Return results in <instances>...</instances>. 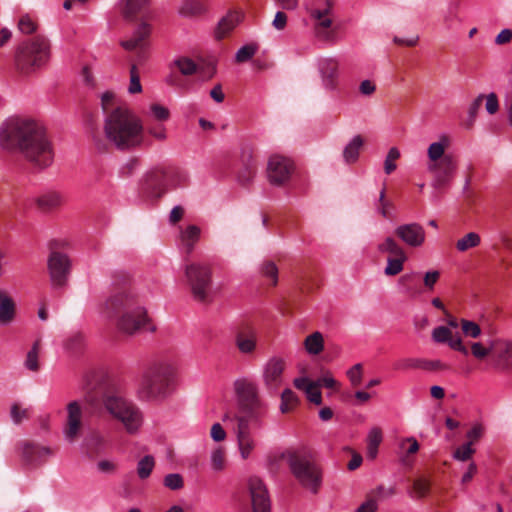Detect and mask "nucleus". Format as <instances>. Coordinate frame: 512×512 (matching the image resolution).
<instances>
[{
	"mask_svg": "<svg viewBox=\"0 0 512 512\" xmlns=\"http://www.w3.org/2000/svg\"><path fill=\"white\" fill-rule=\"evenodd\" d=\"M0 146L18 150L34 167L44 169L54 159L52 144L44 125L30 117H10L0 126Z\"/></svg>",
	"mask_w": 512,
	"mask_h": 512,
	"instance_id": "f257e3e1",
	"label": "nucleus"
},
{
	"mask_svg": "<svg viewBox=\"0 0 512 512\" xmlns=\"http://www.w3.org/2000/svg\"><path fill=\"white\" fill-rule=\"evenodd\" d=\"M103 132L106 140L119 151L134 150L144 142L143 121L127 106H118L106 113Z\"/></svg>",
	"mask_w": 512,
	"mask_h": 512,
	"instance_id": "f03ea898",
	"label": "nucleus"
},
{
	"mask_svg": "<svg viewBox=\"0 0 512 512\" xmlns=\"http://www.w3.org/2000/svg\"><path fill=\"white\" fill-rule=\"evenodd\" d=\"M100 313L106 318L117 317V329L126 335L136 334L149 322L140 295L132 289H123L111 295L101 306Z\"/></svg>",
	"mask_w": 512,
	"mask_h": 512,
	"instance_id": "7ed1b4c3",
	"label": "nucleus"
},
{
	"mask_svg": "<svg viewBox=\"0 0 512 512\" xmlns=\"http://www.w3.org/2000/svg\"><path fill=\"white\" fill-rule=\"evenodd\" d=\"M177 364L171 357H159L146 367L137 388L143 401H162L176 389Z\"/></svg>",
	"mask_w": 512,
	"mask_h": 512,
	"instance_id": "20e7f679",
	"label": "nucleus"
},
{
	"mask_svg": "<svg viewBox=\"0 0 512 512\" xmlns=\"http://www.w3.org/2000/svg\"><path fill=\"white\" fill-rule=\"evenodd\" d=\"M450 139L441 135L427 148L426 171L432 177L431 185L440 188L450 182L457 170V163L451 154H446Z\"/></svg>",
	"mask_w": 512,
	"mask_h": 512,
	"instance_id": "39448f33",
	"label": "nucleus"
},
{
	"mask_svg": "<svg viewBox=\"0 0 512 512\" xmlns=\"http://www.w3.org/2000/svg\"><path fill=\"white\" fill-rule=\"evenodd\" d=\"M106 412L119 421L126 432L136 434L143 424V414L140 408L125 398L118 390L108 389L101 398Z\"/></svg>",
	"mask_w": 512,
	"mask_h": 512,
	"instance_id": "423d86ee",
	"label": "nucleus"
},
{
	"mask_svg": "<svg viewBox=\"0 0 512 512\" xmlns=\"http://www.w3.org/2000/svg\"><path fill=\"white\" fill-rule=\"evenodd\" d=\"M49 58V41L45 37L38 36L18 46L14 62L19 72L29 74L43 67Z\"/></svg>",
	"mask_w": 512,
	"mask_h": 512,
	"instance_id": "0eeeda50",
	"label": "nucleus"
},
{
	"mask_svg": "<svg viewBox=\"0 0 512 512\" xmlns=\"http://www.w3.org/2000/svg\"><path fill=\"white\" fill-rule=\"evenodd\" d=\"M287 461L292 474L299 483L316 493L321 485L322 474L311 454L304 450L289 452Z\"/></svg>",
	"mask_w": 512,
	"mask_h": 512,
	"instance_id": "6e6552de",
	"label": "nucleus"
},
{
	"mask_svg": "<svg viewBox=\"0 0 512 512\" xmlns=\"http://www.w3.org/2000/svg\"><path fill=\"white\" fill-rule=\"evenodd\" d=\"M233 387L240 406L247 412L245 416H248L255 429H261L264 425L262 410L265 405L259 396L257 385L247 378H238Z\"/></svg>",
	"mask_w": 512,
	"mask_h": 512,
	"instance_id": "1a4fd4ad",
	"label": "nucleus"
},
{
	"mask_svg": "<svg viewBox=\"0 0 512 512\" xmlns=\"http://www.w3.org/2000/svg\"><path fill=\"white\" fill-rule=\"evenodd\" d=\"M185 274L195 300L205 302L210 296L211 269L209 265L192 263L186 266Z\"/></svg>",
	"mask_w": 512,
	"mask_h": 512,
	"instance_id": "9d476101",
	"label": "nucleus"
},
{
	"mask_svg": "<svg viewBox=\"0 0 512 512\" xmlns=\"http://www.w3.org/2000/svg\"><path fill=\"white\" fill-rule=\"evenodd\" d=\"M66 420L63 426V437L69 442H75L81 435L83 424V408L78 400L69 402L66 406Z\"/></svg>",
	"mask_w": 512,
	"mask_h": 512,
	"instance_id": "9b49d317",
	"label": "nucleus"
},
{
	"mask_svg": "<svg viewBox=\"0 0 512 512\" xmlns=\"http://www.w3.org/2000/svg\"><path fill=\"white\" fill-rule=\"evenodd\" d=\"M237 427L235 435L237 440V447L240 457L243 460L248 459L257 446V442L251 433V426H253L248 416H236Z\"/></svg>",
	"mask_w": 512,
	"mask_h": 512,
	"instance_id": "f8f14e48",
	"label": "nucleus"
},
{
	"mask_svg": "<svg viewBox=\"0 0 512 512\" xmlns=\"http://www.w3.org/2000/svg\"><path fill=\"white\" fill-rule=\"evenodd\" d=\"M47 265L52 285L63 287L68 280L71 269V261L68 255L53 251L48 258Z\"/></svg>",
	"mask_w": 512,
	"mask_h": 512,
	"instance_id": "ddd939ff",
	"label": "nucleus"
},
{
	"mask_svg": "<svg viewBox=\"0 0 512 512\" xmlns=\"http://www.w3.org/2000/svg\"><path fill=\"white\" fill-rule=\"evenodd\" d=\"M286 361L280 356L270 357L262 366V380L267 390L275 392L283 382Z\"/></svg>",
	"mask_w": 512,
	"mask_h": 512,
	"instance_id": "4468645a",
	"label": "nucleus"
},
{
	"mask_svg": "<svg viewBox=\"0 0 512 512\" xmlns=\"http://www.w3.org/2000/svg\"><path fill=\"white\" fill-rule=\"evenodd\" d=\"M247 491L251 500L253 512H271V501L266 485L257 476L247 480Z\"/></svg>",
	"mask_w": 512,
	"mask_h": 512,
	"instance_id": "2eb2a0df",
	"label": "nucleus"
},
{
	"mask_svg": "<svg viewBox=\"0 0 512 512\" xmlns=\"http://www.w3.org/2000/svg\"><path fill=\"white\" fill-rule=\"evenodd\" d=\"M293 171L292 161L282 155L274 154L270 156L267 164L268 180L273 185H283L289 179Z\"/></svg>",
	"mask_w": 512,
	"mask_h": 512,
	"instance_id": "dca6fc26",
	"label": "nucleus"
},
{
	"mask_svg": "<svg viewBox=\"0 0 512 512\" xmlns=\"http://www.w3.org/2000/svg\"><path fill=\"white\" fill-rule=\"evenodd\" d=\"M493 351L490 354L492 366L500 372L512 369V341L503 338L492 340Z\"/></svg>",
	"mask_w": 512,
	"mask_h": 512,
	"instance_id": "f3484780",
	"label": "nucleus"
},
{
	"mask_svg": "<svg viewBox=\"0 0 512 512\" xmlns=\"http://www.w3.org/2000/svg\"><path fill=\"white\" fill-rule=\"evenodd\" d=\"M431 338L436 344H446L450 349L465 356L469 354V350L464 345L461 335L459 333L453 335L452 330L445 325H439L433 328Z\"/></svg>",
	"mask_w": 512,
	"mask_h": 512,
	"instance_id": "a211bd4d",
	"label": "nucleus"
},
{
	"mask_svg": "<svg viewBox=\"0 0 512 512\" xmlns=\"http://www.w3.org/2000/svg\"><path fill=\"white\" fill-rule=\"evenodd\" d=\"M317 69L322 85L326 90L336 89L339 78V62L333 57H321L317 60Z\"/></svg>",
	"mask_w": 512,
	"mask_h": 512,
	"instance_id": "6ab92c4d",
	"label": "nucleus"
},
{
	"mask_svg": "<svg viewBox=\"0 0 512 512\" xmlns=\"http://www.w3.org/2000/svg\"><path fill=\"white\" fill-rule=\"evenodd\" d=\"M396 235L410 247H420L425 242L426 234L423 226L418 223L399 225L395 229Z\"/></svg>",
	"mask_w": 512,
	"mask_h": 512,
	"instance_id": "aec40b11",
	"label": "nucleus"
},
{
	"mask_svg": "<svg viewBox=\"0 0 512 512\" xmlns=\"http://www.w3.org/2000/svg\"><path fill=\"white\" fill-rule=\"evenodd\" d=\"M244 14L241 11H231L227 13L217 24L214 31L215 38L220 40L226 37L243 20Z\"/></svg>",
	"mask_w": 512,
	"mask_h": 512,
	"instance_id": "412c9836",
	"label": "nucleus"
},
{
	"mask_svg": "<svg viewBox=\"0 0 512 512\" xmlns=\"http://www.w3.org/2000/svg\"><path fill=\"white\" fill-rule=\"evenodd\" d=\"M22 454L26 462L36 464L49 458L52 455V450L46 446L25 442L22 445Z\"/></svg>",
	"mask_w": 512,
	"mask_h": 512,
	"instance_id": "4be33fe9",
	"label": "nucleus"
},
{
	"mask_svg": "<svg viewBox=\"0 0 512 512\" xmlns=\"http://www.w3.org/2000/svg\"><path fill=\"white\" fill-rule=\"evenodd\" d=\"M206 10L204 0H182L177 9L179 16L187 19L199 17Z\"/></svg>",
	"mask_w": 512,
	"mask_h": 512,
	"instance_id": "5701e85b",
	"label": "nucleus"
},
{
	"mask_svg": "<svg viewBox=\"0 0 512 512\" xmlns=\"http://www.w3.org/2000/svg\"><path fill=\"white\" fill-rule=\"evenodd\" d=\"M201 229L196 225H188L180 229L179 242L181 246L190 254L195 244L200 239Z\"/></svg>",
	"mask_w": 512,
	"mask_h": 512,
	"instance_id": "b1692460",
	"label": "nucleus"
},
{
	"mask_svg": "<svg viewBox=\"0 0 512 512\" xmlns=\"http://www.w3.org/2000/svg\"><path fill=\"white\" fill-rule=\"evenodd\" d=\"M420 445L415 437H401L397 441V455L405 463L410 456L419 451Z\"/></svg>",
	"mask_w": 512,
	"mask_h": 512,
	"instance_id": "393cba45",
	"label": "nucleus"
},
{
	"mask_svg": "<svg viewBox=\"0 0 512 512\" xmlns=\"http://www.w3.org/2000/svg\"><path fill=\"white\" fill-rule=\"evenodd\" d=\"M364 140L361 135H354L343 149V160L346 164L355 163L360 155Z\"/></svg>",
	"mask_w": 512,
	"mask_h": 512,
	"instance_id": "a878e982",
	"label": "nucleus"
},
{
	"mask_svg": "<svg viewBox=\"0 0 512 512\" xmlns=\"http://www.w3.org/2000/svg\"><path fill=\"white\" fill-rule=\"evenodd\" d=\"M15 316V303L10 296L0 290V324L9 325Z\"/></svg>",
	"mask_w": 512,
	"mask_h": 512,
	"instance_id": "bb28decb",
	"label": "nucleus"
},
{
	"mask_svg": "<svg viewBox=\"0 0 512 512\" xmlns=\"http://www.w3.org/2000/svg\"><path fill=\"white\" fill-rule=\"evenodd\" d=\"M332 19L331 17H325L314 22V34L315 37L323 42H334L335 32L331 29Z\"/></svg>",
	"mask_w": 512,
	"mask_h": 512,
	"instance_id": "cd10ccee",
	"label": "nucleus"
},
{
	"mask_svg": "<svg viewBox=\"0 0 512 512\" xmlns=\"http://www.w3.org/2000/svg\"><path fill=\"white\" fill-rule=\"evenodd\" d=\"M235 344L238 350L243 354H251L257 346V336L255 332L238 333L235 337Z\"/></svg>",
	"mask_w": 512,
	"mask_h": 512,
	"instance_id": "c85d7f7f",
	"label": "nucleus"
},
{
	"mask_svg": "<svg viewBox=\"0 0 512 512\" xmlns=\"http://www.w3.org/2000/svg\"><path fill=\"white\" fill-rule=\"evenodd\" d=\"M383 440V433L379 427H372L367 434V451L366 456L370 460H374L378 455V447Z\"/></svg>",
	"mask_w": 512,
	"mask_h": 512,
	"instance_id": "c756f323",
	"label": "nucleus"
},
{
	"mask_svg": "<svg viewBox=\"0 0 512 512\" xmlns=\"http://www.w3.org/2000/svg\"><path fill=\"white\" fill-rule=\"evenodd\" d=\"M147 0H120L119 10L124 18L133 19L146 6Z\"/></svg>",
	"mask_w": 512,
	"mask_h": 512,
	"instance_id": "7c9ffc66",
	"label": "nucleus"
},
{
	"mask_svg": "<svg viewBox=\"0 0 512 512\" xmlns=\"http://www.w3.org/2000/svg\"><path fill=\"white\" fill-rule=\"evenodd\" d=\"M149 33V26L145 23L141 24L130 39L122 42L123 48L132 51L142 47L143 41L149 35Z\"/></svg>",
	"mask_w": 512,
	"mask_h": 512,
	"instance_id": "2f4dec72",
	"label": "nucleus"
},
{
	"mask_svg": "<svg viewBox=\"0 0 512 512\" xmlns=\"http://www.w3.org/2000/svg\"><path fill=\"white\" fill-rule=\"evenodd\" d=\"M396 494V487L393 484L385 485L379 484L368 493V497L378 505L379 502H384L391 499Z\"/></svg>",
	"mask_w": 512,
	"mask_h": 512,
	"instance_id": "473e14b6",
	"label": "nucleus"
},
{
	"mask_svg": "<svg viewBox=\"0 0 512 512\" xmlns=\"http://www.w3.org/2000/svg\"><path fill=\"white\" fill-rule=\"evenodd\" d=\"M226 451L223 447L214 448L209 455V467L215 473H220L226 469Z\"/></svg>",
	"mask_w": 512,
	"mask_h": 512,
	"instance_id": "72a5a7b5",
	"label": "nucleus"
},
{
	"mask_svg": "<svg viewBox=\"0 0 512 512\" xmlns=\"http://www.w3.org/2000/svg\"><path fill=\"white\" fill-rule=\"evenodd\" d=\"M415 277L416 273L411 272L402 275L398 280L401 291L410 297H416L421 293V290L415 284Z\"/></svg>",
	"mask_w": 512,
	"mask_h": 512,
	"instance_id": "f704fd0d",
	"label": "nucleus"
},
{
	"mask_svg": "<svg viewBox=\"0 0 512 512\" xmlns=\"http://www.w3.org/2000/svg\"><path fill=\"white\" fill-rule=\"evenodd\" d=\"M304 347L308 354L318 355L324 349V338L321 332H314L304 340Z\"/></svg>",
	"mask_w": 512,
	"mask_h": 512,
	"instance_id": "c9c22d12",
	"label": "nucleus"
},
{
	"mask_svg": "<svg viewBox=\"0 0 512 512\" xmlns=\"http://www.w3.org/2000/svg\"><path fill=\"white\" fill-rule=\"evenodd\" d=\"M481 243V237L476 232H469L461 237L456 242L457 251L463 253L468 251L469 249L478 247Z\"/></svg>",
	"mask_w": 512,
	"mask_h": 512,
	"instance_id": "e433bc0d",
	"label": "nucleus"
},
{
	"mask_svg": "<svg viewBox=\"0 0 512 512\" xmlns=\"http://www.w3.org/2000/svg\"><path fill=\"white\" fill-rule=\"evenodd\" d=\"M407 260V256L405 253L402 255H396L394 257H389L387 259V265L384 269V273L386 276H395L398 275L404 268V263Z\"/></svg>",
	"mask_w": 512,
	"mask_h": 512,
	"instance_id": "4c0bfd02",
	"label": "nucleus"
},
{
	"mask_svg": "<svg viewBox=\"0 0 512 512\" xmlns=\"http://www.w3.org/2000/svg\"><path fill=\"white\" fill-rule=\"evenodd\" d=\"M37 202L43 208H54L63 202V196L57 191H49L41 195Z\"/></svg>",
	"mask_w": 512,
	"mask_h": 512,
	"instance_id": "58836bf2",
	"label": "nucleus"
},
{
	"mask_svg": "<svg viewBox=\"0 0 512 512\" xmlns=\"http://www.w3.org/2000/svg\"><path fill=\"white\" fill-rule=\"evenodd\" d=\"M40 341H36L28 351L24 362L25 367L33 372L39 370Z\"/></svg>",
	"mask_w": 512,
	"mask_h": 512,
	"instance_id": "ea45409f",
	"label": "nucleus"
},
{
	"mask_svg": "<svg viewBox=\"0 0 512 512\" xmlns=\"http://www.w3.org/2000/svg\"><path fill=\"white\" fill-rule=\"evenodd\" d=\"M216 59L208 58L206 60H202L200 63H197V74L202 79H210L216 73Z\"/></svg>",
	"mask_w": 512,
	"mask_h": 512,
	"instance_id": "a19ab883",
	"label": "nucleus"
},
{
	"mask_svg": "<svg viewBox=\"0 0 512 512\" xmlns=\"http://www.w3.org/2000/svg\"><path fill=\"white\" fill-rule=\"evenodd\" d=\"M155 466L153 456L146 455L137 463V474L140 479H146L150 476Z\"/></svg>",
	"mask_w": 512,
	"mask_h": 512,
	"instance_id": "79ce46f5",
	"label": "nucleus"
},
{
	"mask_svg": "<svg viewBox=\"0 0 512 512\" xmlns=\"http://www.w3.org/2000/svg\"><path fill=\"white\" fill-rule=\"evenodd\" d=\"M380 253H389L393 256L402 255L403 248L391 237H386L385 240L377 246Z\"/></svg>",
	"mask_w": 512,
	"mask_h": 512,
	"instance_id": "37998d69",
	"label": "nucleus"
},
{
	"mask_svg": "<svg viewBox=\"0 0 512 512\" xmlns=\"http://www.w3.org/2000/svg\"><path fill=\"white\" fill-rule=\"evenodd\" d=\"M487 346H485L481 342H472L470 344L471 354L479 360L485 359L490 356L493 351L492 340L487 342Z\"/></svg>",
	"mask_w": 512,
	"mask_h": 512,
	"instance_id": "c03bdc74",
	"label": "nucleus"
},
{
	"mask_svg": "<svg viewBox=\"0 0 512 512\" xmlns=\"http://www.w3.org/2000/svg\"><path fill=\"white\" fill-rule=\"evenodd\" d=\"M181 74L185 76L193 75L197 72V63L188 57H180L174 61Z\"/></svg>",
	"mask_w": 512,
	"mask_h": 512,
	"instance_id": "a18cd8bd",
	"label": "nucleus"
},
{
	"mask_svg": "<svg viewBox=\"0 0 512 512\" xmlns=\"http://www.w3.org/2000/svg\"><path fill=\"white\" fill-rule=\"evenodd\" d=\"M460 326L464 336L476 339L481 336L482 330L480 326L471 320L461 319Z\"/></svg>",
	"mask_w": 512,
	"mask_h": 512,
	"instance_id": "49530a36",
	"label": "nucleus"
},
{
	"mask_svg": "<svg viewBox=\"0 0 512 512\" xmlns=\"http://www.w3.org/2000/svg\"><path fill=\"white\" fill-rule=\"evenodd\" d=\"M258 46L256 44H248L240 47L236 54V62L243 63L250 60L257 52Z\"/></svg>",
	"mask_w": 512,
	"mask_h": 512,
	"instance_id": "de8ad7c7",
	"label": "nucleus"
},
{
	"mask_svg": "<svg viewBox=\"0 0 512 512\" xmlns=\"http://www.w3.org/2000/svg\"><path fill=\"white\" fill-rule=\"evenodd\" d=\"M18 29L23 34H32L37 29L36 21L29 15H23L18 21Z\"/></svg>",
	"mask_w": 512,
	"mask_h": 512,
	"instance_id": "09e8293b",
	"label": "nucleus"
},
{
	"mask_svg": "<svg viewBox=\"0 0 512 512\" xmlns=\"http://www.w3.org/2000/svg\"><path fill=\"white\" fill-rule=\"evenodd\" d=\"M164 486L170 490H180L184 486V480L179 473H170L164 477Z\"/></svg>",
	"mask_w": 512,
	"mask_h": 512,
	"instance_id": "8fccbe9b",
	"label": "nucleus"
},
{
	"mask_svg": "<svg viewBox=\"0 0 512 512\" xmlns=\"http://www.w3.org/2000/svg\"><path fill=\"white\" fill-rule=\"evenodd\" d=\"M430 484L425 479H417L413 482L411 497L421 499L428 495Z\"/></svg>",
	"mask_w": 512,
	"mask_h": 512,
	"instance_id": "3c124183",
	"label": "nucleus"
},
{
	"mask_svg": "<svg viewBox=\"0 0 512 512\" xmlns=\"http://www.w3.org/2000/svg\"><path fill=\"white\" fill-rule=\"evenodd\" d=\"M400 157V151L396 147H392L389 149L385 162H384V170L386 174H391L396 169L395 161Z\"/></svg>",
	"mask_w": 512,
	"mask_h": 512,
	"instance_id": "603ef678",
	"label": "nucleus"
},
{
	"mask_svg": "<svg viewBox=\"0 0 512 512\" xmlns=\"http://www.w3.org/2000/svg\"><path fill=\"white\" fill-rule=\"evenodd\" d=\"M151 116L158 121H166L170 117V111L163 105L153 103L150 105Z\"/></svg>",
	"mask_w": 512,
	"mask_h": 512,
	"instance_id": "864d4df0",
	"label": "nucleus"
},
{
	"mask_svg": "<svg viewBox=\"0 0 512 512\" xmlns=\"http://www.w3.org/2000/svg\"><path fill=\"white\" fill-rule=\"evenodd\" d=\"M262 274L267 277L271 284L275 285L278 281V268L274 262L267 261L262 265Z\"/></svg>",
	"mask_w": 512,
	"mask_h": 512,
	"instance_id": "5fc2aeb1",
	"label": "nucleus"
},
{
	"mask_svg": "<svg viewBox=\"0 0 512 512\" xmlns=\"http://www.w3.org/2000/svg\"><path fill=\"white\" fill-rule=\"evenodd\" d=\"M474 452L471 442H467L455 450L453 458L458 461H466L471 458Z\"/></svg>",
	"mask_w": 512,
	"mask_h": 512,
	"instance_id": "6e6d98bb",
	"label": "nucleus"
},
{
	"mask_svg": "<svg viewBox=\"0 0 512 512\" xmlns=\"http://www.w3.org/2000/svg\"><path fill=\"white\" fill-rule=\"evenodd\" d=\"M142 91V85L140 83V77L137 73L136 66L133 65L130 70V83L128 86V92L130 94H137Z\"/></svg>",
	"mask_w": 512,
	"mask_h": 512,
	"instance_id": "4d7b16f0",
	"label": "nucleus"
},
{
	"mask_svg": "<svg viewBox=\"0 0 512 512\" xmlns=\"http://www.w3.org/2000/svg\"><path fill=\"white\" fill-rule=\"evenodd\" d=\"M148 134L157 141H165L168 137L167 129L163 124L151 125L148 127Z\"/></svg>",
	"mask_w": 512,
	"mask_h": 512,
	"instance_id": "13d9d810",
	"label": "nucleus"
},
{
	"mask_svg": "<svg viewBox=\"0 0 512 512\" xmlns=\"http://www.w3.org/2000/svg\"><path fill=\"white\" fill-rule=\"evenodd\" d=\"M307 12L310 14L311 19L315 22L325 17H329L332 12V6L329 2H327L325 8H307Z\"/></svg>",
	"mask_w": 512,
	"mask_h": 512,
	"instance_id": "bf43d9fd",
	"label": "nucleus"
},
{
	"mask_svg": "<svg viewBox=\"0 0 512 512\" xmlns=\"http://www.w3.org/2000/svg\"><path fill=\"white\" fill-rule=\"evenodd\" d=\"M347 377L353 386L360 385L362 381V365L357 363L347 371Z\"/></svg>",
	"mask_w": 512,
	"mask_h": 512,
	"instance_id": "052dcab7",
	"label": "nucleus"
},
{
	"mask_svg": "<svg viewBox=\"0 0 512 512\" xmlns=\"http://www.w3.org/2000/svg\"><path fill=\"white\" fill-rule=\"evenodd\" d=\"M11 419L15 424L21 423L24 419L28 418V409L21 408L18 404H13L11 407Z\"/></svg>",
	"mask_w": 512,
	"mask_h": 512,
	"instance_id": "680f3d73",
	"label": "nucleus"
},
{
	"mask_svg": "<svg viewBox=\"0 0 512 512\" xmlns=\"http://www.w3.org/2000/svg\"><path fill=\"white\" fill-rule=\"evenodd\" d=\"M308 400L316 405L322 403V395L316 382L305 392Z\"/></svg>",
	"mask_w": 512,
	"mask_h": 512,
	"instance_id": "e2e57ef3",
	"label": "nucleus"
},
{
	"mask_svg": "<svg viewBox=\"0 0 512 512\" xmlns=\"http://www.w3.org/2000/svg\"><path fill=\"white\" fill-rule=\"evenodd\" d=\"M447 366L441 360H423L422 370L425 371H438L445 370Z\"/></svg>",
	"mask_w": 512,
	"mask_h": 512,
	"instance_id": "0e129e2a",
	"label": "nucleus"
},
{
	"mask_svg": "<svg viewBox=\"0 0 512 512\" xmlns=\"http://www.w3.org/2000/svg\"><path fill=\"white\" fill-rule=\"evenodd\" d=\"M210 436L215 442H222L227 435L220 423H214L210 430Z\"/></svg>",
	"mask_w": 512,
	"mask_h": 512,
	"instance_id": "69168bd1",
	"label": "nucleus"
},
{
	"mask_svg": "<svg viewBox=\"0 0 512 512\" xmlns=\"http://www.w3.org/2000/svg\"><path fill=\"white\" fill-rule=\"evenodd\" d=\"M288 17L283 11H277L275 17L272 21V26L278 30L282 31L287 26Z\"/></svg>",
	"mask_w": 512,
	"mask_h": 512,
	"instance_id": "338daca9",
	"label": "nucleus"
},
{
	"mask_svg": "<svg viewBox=\"0 0 512 512\" xmlns=\"http://www.w3.org/2000/svg\"><path fill=\"white\" fill-rule=\"evenodd\" d=\"M485 108L489 114H495L499 109V102L495 93L491 92L486 97Z\"/></svg>",
	"mask_w": 512,
	"mask_h": 512,
	"instance_id": "774afa93",
	"label": "nucleus"
}]
</instances>
